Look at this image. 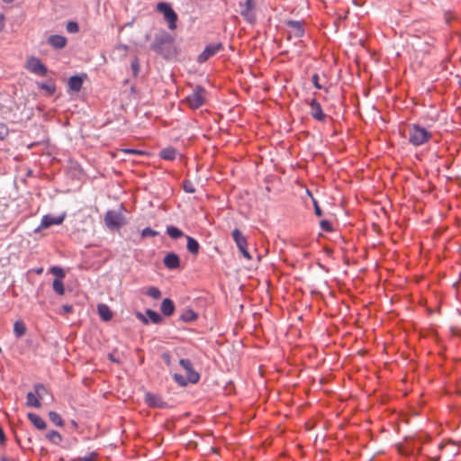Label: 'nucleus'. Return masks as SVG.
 <instances>
[{
	"mask_svg": "<svg viewBox=\"0 0 461 461\" xmlns=\"http://www.w3.org/2000/svg\"><path fill=\"white\" fill-rule=\"evenodd\" d=\"M179 365L185 371V375L175 374L174 380L181 386H185L187 384H195L200 379V375L194 369L193 364L190 359L182 358Z\"/></svg>",
	"mask_w": 461,
	"mask_h": 461,
	"instance_id": "1",
	"label": "nucleus"
},
{
	"mask_svg": "<svg viewBox=\"0 0 461 461\" xmlns=\"http://www.w3.org/2000/svg\"><path fill=\"white\" fill-rule=\"evenodd\" d=\"M408 135L409 142L415 147L427 143L432 137L430 131L419 124L410 125Z\"/></svg>",
	"mask_w": 461,
	"mask_h": 461,
	"instance_id": "2",
	"label": "nucleus"
},
{
	"mask_svg": "<svg viewBox=\"0 0 461 461\" xmlns=\"http://www.w3.org/2000/svg\"><path fill=\"white\" fill-rule=\"evenodd\" d=\"M104 220L106 227L111 230H119L126 223L122 212L114 210L107 211Z\"/></svg>",
	"mask_w": 461,
	"mask_h": 461,
	"instance_id": "3",
	"label": "nucleus"
},
{
	"mask_svg": "<svg viewBox=\"0 0 461 461\" xmlns=\"http://www.w3.org/2000/svg\"><path fill=\"white\" fill-rule=\"evenodd\" d=\"M205 96V89L201 86H196L193 93L185 97V103L191 109H198L204 104Z\"/></svg>",
	"mask_w": 461,
	"mask_h": 461,
	"instance_id": "4",
	"label": "nucleus"
},
{
	"mask_svg": "<svg viewBox=\"0 0 461 461\" xmlns=\"http://www.w3.org/2000/svg\"><path fill=\"white\" fill-rule=\"evenodd\" d=\"M157 11L163 14L164 19L167 22L168 28L170 30H175L176 28L177 14L170 4L166 2L158 3L157 5Z\"/></svg>",
	"mask_w": 461,
	"mask_h": 461,
	"instance_id": "5",
	"label": "nucleus"
},
{
	"mask_svg": "<svg viewBox=\"0 0 461 461\" xmlns=\"http://www.w3.org/2000/svg\"><path fill=\"white\" fill-rule=\"evenodd\" d=\"M173 43V38L167 32L156 35L154 41L151 43V49L166 57V48L171 46Z\"/></svg>",
	"mask_w": 461,
	"mask_h": 461,
	"instance_id": "6",
	"label": "nucleus"
},
{
	"mask_svg": "<svg viewBox=\"0 0 461 461\" xmlns=\"http://www.w3.org/2000/svg\"><path fill=\"white\" fill-rule=\"evenodd\" d=\"M25 68L32 74L41 77L46 76L48 72L46 66L36 57L28 58Z\"/></svg>",
	"mask_w": 461,
	"mask_h": 461,
	"instance_id": "7",
	"label": "nucleus"
},
{
	"mask_svg": "<svg viewBox=\"0 0 461 461\" xmlns=\"http://www.w3.org/2000/svg\"><path fill=\"white\" fill-rule=\"evenodd\" d=\"M222 49L221 43H212L208 44L202 53L197 57V62L203 63L207 61L210 58L216 55Z\"/></svg>",
	"mask_w": 461,
	"mask_h": 461,
	"instance_id": "8",
	"label": "nucleus"
},
{
	"mask_svg": "<svg viewBox=\"0 0 461 461\" xmlns=\"http://www.w3.org/2000/svg\"><path fill=\"white\" fill-rule=\"evenodd\" d=\"M308 104L311 108L310 113L312 118L318 122H324L326 114L323 113L321 104L315 98H312L308 102Z\"/></svg>",
	"mask_w": 461,
	"mask_h": 461,
	"instance_id": "9",
	"label": "nucleus"
},
{
	"mask_svg": "<svg viewBox=\"0 0 461 461\" xmlns=\"http://www.w3.org/2000/svg\"><path fill=\"white\" fill-rule=\"evenodd\" d=\"M285 23L291 29L289 32L290 37L301 38L304 35L305 30L303 22L289 20L286 21Z\"/></svg>",
	"mask_w": 461,
	"mask_h": 461,
	"instance_id": "10",
	"label": "nucleus"
},
{
	"mask_svg": "<svg viewBox=\"0 0 461 461\" xmlns=\"http://www.w3.org/2000/svg\"><path fill=\"white\" fill-rule=\"evenodd\" d=\"M65 220V214L59 216H53L50 214L44 215L41 219V222L39 228H49L52 225H59Z\"/></svg>",
	"mask_w": 461,
	"mask_h": 461,
	"instance_id": "11",
	"label": "nucleus"
},
{
	"mask_svg": "<svg viewBox=\"0 0 461 461\" xmlns=\"http://www.w3.org/2000/svg\"><path fill=\"white\" fill-rule=\"evenodd\" d=\"M163 263L167 268L174 270L180 267V258L177 254L170 252L165 256Z\"/></svg>",
	"mask_w": 461,
	"mask_h": 461,
	"instance_id": "12",
	"label": "nucleus"
},
{
	"mask_svg": "<svg viewBox=\"0 0 461 461\" xmlns=\"http://www.w3.org/2000/svg\"><path fill=\"white\" fill-rule=\"evenodd\" d=\"M145 402L149 407L152 408H165L167 406V403L161 399L160 396L151 393H147L145 394Z\"/></svg>",
	"mask_w": 461,
	"mask_h": 461,
	"instance_id": "13",
	"label": "nucleus"
},
{
	"mask_svg": "<svg viewBox=\"0 0 461 461\" xmlns=\"http://www.w3.org/2000/svg\"><path fill=\"white\" fill-rule=\"evenodd\" d=\"M47 42L53 49H55V50H61V49L66 47L68 41H67L66 37H64L62 35L54 34V35H50L48 38Z\"/></svg>",
	"mask_w": 461,
	"mask_h": 461,
	"instance_id": "14",
	"label": "nucleus"
},
{
	"mask_svg": "<svg viewBox=\"0 0 461 461\" xmlns=\"http://www.w3.org/2000/svg\"><path fill=\"white\" fill-rule=\"evenodd\" d=\"M231 236L238 249L247 247V239L239 229H234L231 232Z\"/></svg>",
	"mask_w": 461,
	"mask_h": 461,
	"instance_id": "15",
	"label": "nucleus"
},
{
	"mask_svg": "<svg viewBox=\"0 0 461 461\" xmlns=\"http://www.w3.org/2000/svg\"><path fill=\"white\" fill-rule=\"evenodd\" d=\"M97 312L100 316V318L104 321H108L113 318V312L108 305L104 303H100L97 306Z\"/></svg>",
	"mask_w": 461,
	"mask_h": 461,
	"instance_id": "16",
	"label": "nucleus"
},
{
	"mask_svg": "<svg viewBox=\"0 0 461 461\" xmlns=\"http://www.w3.org/2000/svg\"><path fill=\"white\" fill-rule=\"evenodd\" d=\"M160 310L165 316H170L175 311V305L172 300L166 298L162 301Z\"/></svg>",
	"mask_w": 461,
	"mask_h": 461,
	"instance_id": "17",
	"label": "nucleus"
},
{
	"mask_svg": "<svg viewBox=\"0 0 461 461\" xmlns=\"http://www.w3.org/2000/svg\"><path fill=\"white\" fill-rule=\"evenodd\" d=\"M29 420L38 429H44L46 428V422L44 420L35 413H28L27 415Z\"/></svg>",
	"mask_w": 461,
	"mask_h": 461,
	"instance_id": "18",
	"label": "nucleus"
},
{
	"mask_svg": "<svg viewBox=\"0 0 461 461\" xmlns=\"http://www.w3.org/2000/svg\"><path fill=\"white\" fill-rule=\"evenodd\" d=\"M68 87L74 92H78L83 85V78L79 76H73L68 79Z\"/></svg>",
	"mask_w": 461,
	"mask_h": 461,
	"instance_id": "19",
	"label": "nucleus"
},
{
	"mask_svg": "<svg viewBox=\"0 0 461 461\" xmlns=\"http://www.w3.org/2000/svg\"><path fill=\"white\" fill-rule=\"evenodd\" d=\"M26 405L28 407L40 408L41 406V401L37 394L32 392H29L26 395Z\"/></svg>",
	"mask_w": 461,
	"mask_h": 461,
	"instance_id": "20",
	"label": "nucleus"
},
{
	"mask_svg": "<svg viewBox=\"0 0 461 461\" xmlns=\"http://www.w3.org/2000/svg\"><path fill=\"white\" fill-rule=\"evenodd\" d=\"M186 240H187V244H186L187 250L190 253L196 255L199 252V249H200V245H199L198 241L190 236H186Z\"/></svg>",
	"mask_w": 461,
	"mask_h": 461,
	"instance_id": "21",
	"label": "nucleus"
},
{
	"mask_svg": "<svg viewBox=\"0 0 461 461\" xmlns=\"http://www.w3.org/2000/svg\"><path fill=\"white\" fill-rule=\"evenodd\" d=\"M241 16L249 23L253 24L256 22V14L254 9H248L241 7L240 10Z\"/></svg>",
	"mask_w": 461,
	"mask_h": 461,
	"instance_id": "22",
	"label": "nucleus"
},
{
	"mask_svg": "<svg viewBox=\"0 0 461 461\" xmlns=\"http://www.w3.org/2000/svg\"><path fill=\"white\" fill-rule=\"evenodd\" d=\"M159 156L161 158L166 159V160H174L176 158V150L172 147H168V148L163 149L160 151Z\"/></svg>",
	"mask_w": 461,
	"mask_h": 461,
	"instance_id": "23",
	"label": "nucleus"
},
{
	"mask_svg": "<svg viewBox=\"0 0 461 461\" xmlns=\"http://www.w3.org/2000/svg\"><path fill=\"white\" fill-rule=\"evenodd\" d=\"M167 234L173 240H177L184 236V232L180 229L173 225H169L167 227Z\"/></svg>",
	"mask_w": 461,
	"mask_h": 461,
	"instance_id": "24",
	"label": "nucleus"
},
{
	"mask_svg": "<svg viewBox=\"0 0 461 461\" xmlns=\"http://www.w3.org/2000/svg\"><path fill=\"white\" fill-rule=\"evenodd\" d=\"M197 314L191 309L185 310L180 315V320L185 322H190L196 320Z\"/></svg>",
	"mask_w": 461,
	"mask_h": 461,
	"instance_id": "25",
	"label": "nucleus"
},
{
	"mask_svg": "<svg viewBox=\"0 0 461 461\" xmlns=\"http://www.w3.org/2000/svg\"><path fill=\"white\" fill-rule=\"evenodd\" d=\"M62 280L63 279H54L52 282L53 291L59 295H63L65 294V286Z\"/></svg>",
	"mask_w": 461,
	"mask_h": 461,
	"instance_id": "26",
	"label": "nucleus"
},
{
	"mask_svg": "<svg viewBox=\"0 0 461 461\" xmlns=\"http://www.w3.org/2000/svg\"><path fill=\"white\" fill-rule=\"evenodd\" d=\"M46 438L52 443L59 445L61 440V435L56 430H50L47 433Z\"/></svg>",
	"mask_w": 461,
	"mask_h": 461,
	"instance_id": "27",
	"label": "nucleus"
},
{
	"mask_svg": "<svg viewBox=\"0 0 461 461\" xmlns=\"http://www.w3.org/2000/svg\"><path fill=\"white\" fill-rule=\"evenodd\" d=\"M14 332L17 338L23 336L26 332V327L22 321H15Z\"/></svg>",
	"mask_w": 461,
	"mask_h": 461,
	"instance_id": "28",
	"label": "nucleus"
},
{
	"mask_svg": "<svg viewBox=\"0 0 461 461\" xmlns=\"http://www.w3.org/2000/svg\"><path fill=\"white\" fill-rule=\"evenodd\" d=\"M49 272L56 276L55 279H63L66 276V273L62 267L53 266L49 269Z\"/></svg>",
	"mask_w": 461,
	"mask_h": 461,
	"instance_id": "29",
	"label": "nucleus"
},
{
	"mask_svg": "<svg viewBox=\"0 0 461 461\" xmlns=\"http://www.w3.org/2000/svg\"><path fill=\"white\" fill-rule=\"evenodd\" d=\"M146 315L149 317L152 323L158 324L162 321V317L153 310L148 309L146 311Z\"/></svg>",
	"mask_w": 461,
	"mask_h": 461,
	"instance_id": "30",
	"label": "nucleus"
},
{
	"mask_svg": "<svg viewBox=\"0 0 461 461\" xmlns=\"http://www.w3.org/2000/svg\"><path fill=\"white\" fill-rule=\"evenodd\" d=\"M33 388L40 401L43 398L44 394L48 393L47 388L42 384H35Z\"/></svg>",
	"mask_w": 461,
	"mask_h": 461,
	"instance_id": "31",
	"label": "nucleus"
},
{
	"mask_svg": "<svg viewBox=\"0 0 461 461\" xmlns=\"http://www.w3.org/2000/svg\"><path fill=\"white\" fill-rule=\"evenodd\" d=\"M49 418L56 426H59V427L63 426V420L60 417V415L59 413H57L56 411H50Z\"/></svg>",
	"mask_w": 461,
	"mask_h": 461,
	"instance_id": "32",
	"label": "nucleus"
},
{
	"mask_svg": "<svg viewBox=\"0 0 461 461\" xmlns=\"http://www.w3.org/2000/svg\"><path fill=\"white\" fill-rule=\"evenodd\" d=\"M146 294L155 300H158L161 297L160 290L155 286L149 287L146 292Z\"/></svg>",
	"mask_w": 461,
	"mask_h": 461,
	"instance_id": "33",
	"label": "nucleus"
},
{
	"mask_svg": "<svg viewBox=\"0 0 461 461\" xmlns=\"http://www.w3.org/2000/svg\"><path fill=\"white\" fill-rule=\"evenodd\" d=\"M97 454L95 452H91L85 456H78L73 458L71 461H95Z\"/></svg>",
	"mask_w": 461,
	"mask_h": 461,
	"instance_id": "34",
	"label": "nucleus"
},
{
	"mask_svg": "<svg viewBox=\"0 0 461 461\" xmlns=\"http://www.w3.org/2000/svg\"><path fill=\"white\" fill-rule=\"evenodd\" d=\"M66 29L69 33H76L79 31V26L77 23L70 21L67 23Z\"/></svg>",
	"mask_w": 461,
	"mask_h": 461,
	"instance_id": "35",
	"label": "nucleus"
},
{
	"mask_svg": "<svg viewBox=\"0 0 461 461\" xmlns=\"http://www.w3.org/2000/svg\"><path fill=\"white\" fill-rule=\"evenodd\" d=\"M158 234V231H156V230H152V229H151V228H149V227H147V228H145V229H143V230H141V236H142L143 238H146V237H155V236H157Z\"/></svg>",
	"mask_w": 461,
	"mask_h": 461,
	"instance_id": "36",
	"label": "nucleus"
},
{
	"mask_svg": "<svg viewBox=\"0 0 461 461\" xmlns=\"http://www.w3.org/2000/svg\"><path fill=\"white\" fill-rule=\"evenodd\" d=\"M320 226H321V229L324 231H328V232H330L332 231V225L330 223V221H327V220H322L320 222Z\"/></svg>",
	"mask_w": 461,
	"mask_h": 461,
	"instance_id": "37",
	"label": "nucleus"
},
{
	"mask_svg": "<svg viewBox=\"0 0 461 461\" xmlns=\"http://www.w3.org/2000/svg\"><path fill=\"white\" fill-rule=\"evenodd\" d=\"M312 82L313 84V86L317 88V89H323L324 86L320 84V77H319V75L318 74H313L312 76Z\"/></svg>",
	"mask_w": 461,
	"mask_h": 461,
	"instance_id": "38",
	"label": "nucleus"
},
{
	"mask_svg": "<svg viewBox=\"0 0 461 461\" xmlns=\"http://www.w3.org/2000/svg\"><path fill=\"white\" fill-rule=\"evenodd\" d=\"M184 190L188 194H193L195 192V189L193 186V184L190 181H185L184 183Z\"/></svg>",
	"mask_w": 461,
	"mask_h": 461,
	"instance_id": "39",
	"label": "nucleus"
},
{
	"mask_svg": "<svg viewBox=\"0 0 461 461\" xmlns=\"http://www.w3.org/2000/svg\"><path fill=\"white\" fill-rule=\"evenodd\" d=\"M240 7L255 9V0H246L244 4H240Z\"/></svg>",
	"mask_w": 461,
	"mask_h": 461,
	"instance_id": "40",
	"label": "nucleus"
},
{
	"mask_svg": "<svg viewBox=\"0 0 461 461\" xmlns=\"http://www.w3.org/2000/svg\"><path fill=\"white\" fill-rule=\"evenodd\" d=\"M239 250L240 251V253L242 254V256L245 258H247V259L251 258V256H250L249 252L248 251L247 247H242L241 249H239Z\"/></svg>",
	"mask_w": 461,
	"mask_h": 461,
	"instance_id": "41",
	"label": "nucleus"
},
{
	"mask_svg": "<svg viewBox=\"0 0 461 461\" xmlns=\"http://www.w3.org/2000/svg\"><path fill=\"white\" fill-rule=\"evenodd\" d=\"M40 87L41 89H45L47 91H50V93H53L55 91V87L53 86H50V85H47V84H44V83L41 84Z\"/></svg>",
	"mask_w": 461,
	"mask_h": 461,
	"instance_id": "42",
	"label": "nucleus"
},
{
	"mask_svg": "<svg viewBox=\"0 0 461 461\" xmlns=\"http://www.w3.org/2000/svg\"><path fill=\"white\" fill-rule=\"evenodd\" d=\"M131 68H132L134 75H137L139 72V63L137 60H134L131 62Z\"/></svg>",
	"mask_w": 461,
	"mask_h": 461,
	"instance_id": "43",
	"label": "nucleus"
},
{
	"mask_svg": "<svg viewBox=\"0 0 461 461\" xmlns=\"http://www.w3.org/2000/svg\"><path fill=\"white\" fill-rule=\"evenodd\" d=\"M314 212L317 216H321L322 212L316 201H314Z\"/></svg>",
	"mask_w": 461,
	"mask_h": 461,
	"instance_id": "44",
	"label": "nucleus"
},
{
	"mask_svg": "<svg viewBox=\"0 0 461 461\" xmlns=\"http://www.w3.org/2000/svg\"><path fill=\"white\" fill-rule=\"evenodd\" d=\"M137 318L140 320L143 323L147 324L149 323V320L145 315H143L141 312L137 313Z\"/></svg>",
	"mask_w": 461,
	"mask_h": 461,
	"instance_id": "45",
	"label": "nucleus"
},
{
	"mask_svg": "<svg viewBox=\"0 0 461 461\" xmlns=\"http://www.w3.org/2000/svg\"><path fill=\"white\" fill-rule=\"evenodd\" d=\"M62 311L64 313H70L73 311V307L71 305L65 304L62 306Z\"/></svg>",
	"mask_w": 461,
	"mask_h": 461,
	"instance_id": "46",
	"label": "nucleus"
},
{
	"mask_svg": "<svg viewBox=\"0 0 461 461\" xmlns=\"http://www.w3.org/2000/svg\"><path fill=\"white\" fill-rule=\"evenodd\" d=\"M444 16H445V20H446V22H447V23H450V21H451V20L453 19V17H454V16H453V14H452L450 12H446Z\"/></svg>",
	"mask_w": 461,
	"mask_h": 461,
	"instance_id": "47",
	"label": "nucleus"
},
{
	"mask_svg": "<svg viewBox=\"0 0 461 461\" xmlns=\"http://www.w3.org/2000/svg\"><path fill=\"white\" fill-rule=\"evenodd\" d=\"M5 439H6V438H5V432L2 429V428L0 427V443L4 444L5 442Z\"/></svg>",
	"mask_w": 461,
	"mask_h": 461,
	"instance_id": "48",
	"label": "nucleus"
},
{
	"mask_svg": "<svg viewBox=\"0 0 461 461\" xmlns=\"http://www.w3.org/2000/svg\"><path fill=\"white\" fill-rule=\"evenodd\" d=\"M5 16L4 14H0V32L3 30L5 26Z\"/></svg>",
	"mask_w": 461,
	"mask_h": 461,
	"instance_id": "49",
	"label": "nucleus"
},
{
	"mask_svg": "<svg viewBox=\"0 0 461 461\" xmlns=\"http://www.w3.org/2000/svg\"><path fill=\"white\" fill-rule=\"evenodd\" d=\"M42 271H43V268L41 267V268L36 269L35 273L38 275H41L42 273Z\"/></svg>",
	"mask_w": 461,
	"mask_h": 461,
	"instance_id": "50",
	"label": "nucleus"
},
{
	"mask_svg": "<svg viewBox=\"0 0 461 461\" xmlns=\"http://www.w3.org/2000/svg\"><path fill=\"white\" fill-rule=\"evenodd\" d=\"M5 139V135L2 131H0V140Z\"/></svg>",
	"mask_w": 461,
	"mask_h": 461,
	"instance_id": "51",
	"label": "nucleus"
},
{
	"mask_svg": "<svg viewBox=\"0 0 461 461\" xmlns=\"http://www.w3.org/2000/svg\"><path fill=\"white\" fill-rule=\"evenodd\" d=\"M5 3L10 4L13 3L14 0H3Z\"/></svg>",
	"mask_w": 461,
	"mask_h": 461,
	"instance_id": "52",
	"label": "nucleus"
}]
</instances>
